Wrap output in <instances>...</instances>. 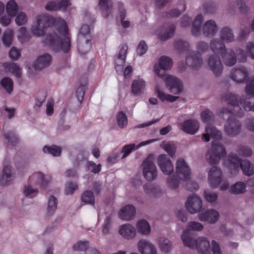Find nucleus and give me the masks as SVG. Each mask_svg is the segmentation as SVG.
Masks as SVG:
<instances>
[{
  "label": "nucleus",
  "mask_w": 254,
  "mask_h": 254,
  "mask_svg": "<svg viewBox=\"0 0 254 254\" xmlns=\"http://www.w3.org/2000/svg\"><path fill=\"white\" fill-rule=\"evenodd\" d=\"M52 25L56 27L57 31L49 33L44 41V43L56 52H68L71 47L70 34L64 19L44 14L38 15L31 27V33L36 37L43 36L45 29Z\"/></svg>",
  "instance_id": "nucleus-1"
},
{
  "label": "nucleus",
  "mask_w": 254,
  "mask_h": 254,
  "mask_svg": "<svg viewBox=\"0 0 254 254\" xmlns=\"http://www.w3.org/2000/svg\"><path fill=\"white\" fill-rule=\"evenodd\" d=\"M224 165L228 169L230 177H235L239 173L240 167L244 174L252 176L254 173V166L247 160H242L237 154L231 152L227 156Z\"/></svg>",
  "instance_id": "nucleus-2"
},
{
  "label": "nucleus",
  "mask_w": 254,
  "mask_h": 254,
  "mask_svg": "<svg viewBox=\"0 0 254 254\" xmlns=\"http://www.w3.org/2000/svg\"><path fill=\"white\" fill-rule=\"evenodd\" d=\"M203 16L201 14H197L192 23L191 34L194 36H199L201 33L206 37H213L218 31V27L213 20H208L202 25Z\"/></svg>",
  "instance_id": "nucleus-3"
},
{
  "label": "nucleus",
  "mask_w": 254,
  "mask_h": 254,
  "mask_svg": "<svg viewBox=\"0 0 254 254\" xmlns=\"http://www.w3.org/2000/svg\"><path fill=\"white\" fill-rule=\"evenodd\" d=\"M187 231L181 235V239L184 245L192 249H196L198 254H211L210 242L204 237L194 239L188 236Z\"/></svg>",
  "instance_id": "nucleus-4"
},
{
  "label": "nucleus",
  "mask_w": 254,
  "mask_h": 254,
  "mask_svg": "<svg viewBox=\"0 0 254 254\" xmlns=\"http://www.w3.org/2000/svg\"><path fill=\"white\" fill-rule=\"evenodd\" d=\"M221 57L224 64L227 66H232L236 64L237 61L239 63H245L247 60V55L245 50L238 47L234 50L231 48H227L222 53Z\"/></svg>",
  "instance_id": "nucleus-5"
},
{
  "label": "nucleus",
  "mask_w": 254,
  "mask_h": 254,
  "mask_svg": "<svg viewBox=\"0 0 254 254\" xmlns=\"http://www.w3.org/2000/svg\"><path fill=\"white\" fill-rule=\"evenodd\" d=\"M227 152L225 146L217 142L213 141L211 148L206 154V159L211 165L219 163L221 158L226 156Z\"/></svg>",
  "instance_id": "nucleus-6"
},
{
  "label": "nucleus",
  "mask_w": 254,
  "mask_h": 254,
  "mask_svg": "<svg viewBox=\"0 0 254 254\" xmlns=\"http://www.w3.org/2000/svg\"><path fill=\"white\" fill-rule=\"evenodd\" d=\"M144 178L148 181L155 180L158 176V171L153 161V156L149 155L141 164Z\"/></svg>",
  "instance_id": "nucleus-7"
},
{
  "label": "nucleus",
  "mask_w": 254,
  "mask_h": 254,
  "mask_svg": "<svg viewBox=\"0 0 254 254\" xmlns=\"http://www.w3.org/2000/svg\"><path fill=\"white\" fill-rule=\"evenodd\" d=\"M176 174L181 180L186 181L191 176V171L188 163L183 158H179L176 163Z\"/></svg>",
  "instance_id": "nucleus-8"
},
{
  "label": "nucleus",
  "mask_w": 254,
  "mask_h": 254,
  "mask_svg": "<svg viewBox=\"0 0 254 254\" xmlns=\"http://www.w3.org/2000/svg\"><path fill=\"white\" fill-rule=\"evenodd\" d=\"M173 65L172 60L166 56H162L154 65L155 74L161 78H164L168 74L166 71L170 69Z\"/></svg>",
  "instance_id": "nucleus-9"
},
{
  "label": "nucleus",
  "mask_w": 254,
  "mask_h": 254,
  "mask_svg": "<svg viewBox=\"0 0 254 254\" xmlns=\"http://www.w3.org/2000/svg\"><path fill=\"white\" fill-rule=\"evenodd\" d=\"M187 65L193 70H198L203 64L204 61L201 53L195 51L187 53L186 58Z\"/></svg>",
  "instance_id": "nucleus-10"
},
{
  "label": "nucleus",
  "mask_w": 254,
  "mask_h": 254,
  "mask_svg": "<svg viewBox=\"0 0 254 254\" xmlns=\"http://www.w3.org/2000/svg\"><path fill=\"white\" fill-rule=\"evenodd\" d=\"M206 63L208 69L215 76L220 75L223 70V65L219 55L215 54L209 55L206 60Z\"/></svg>",
  "instance_id": "nucleus-11"
},
{
  "label": "nucleus",
  "mask_w": 254,
  "mask_h": 254,
  "mask_svg": "<svg viewBox=\"0 0 254 254\" xmlns=\"http://www.w3.org/2000/svg\"><path fill=\"white\" fill-rule=\"evenodd\" d=\"M185 206L190 213L195 214L199 212L202 207V200L198 195L193 194L188 197Z\"/></svg>",
  "instance_id": "nucleus-12"
},
{
  "label": "nucleus",
  "mask_w": 254,
  "mask_h": 254,
  "mask_svg": "<svg viewBox=\"0 0 254 254\" xmlns=\"http://www.w3.org/2000/svg\"><path fill=\"white\" fill-rule=\"evenodd\" d=\"M249 75L247 68L243 65L233 68L230 73V78L237 83H244L249 78Z\"/></svg>",
  "instance_id": "nucleus-13"
},
{
  "label": "nucleus",
  "mask_w": 254,
  "mask_h": 254,
  "mask_svg": "<svg viewBox=\"0 0 254 254\" xmlns=\"http://www.w3.org/2000/svg\"><path fill=\"white\" fill-rule=\"evenodd\" d=\"M157 163L161 172L165 175H170L174 171V165L165 154H160L157 158Z\"/></svg>",
  "instance_id": "nucleus-14"
},
{
  "label": "nucleus",
  "mask_w": 254,
  "mask_h": 254,
  "mask_svg": "<svg viewBox=\"0 0 254 254\" xmlns=\"http://www.w3.org/2000/svg\"><path fill=\"white\" fill-rule=\"evenodd\" d=\"M162 79L164 80L166 87L171 93L178 94L182 92L183 84L178 78L173 75H167Z\"/></svg>",
  "instance_id": "nucleus-15"
},
{
  "label": "nucleus",
  "mask_w": 254,
  "mask_h": 254,
  "mask_svg": "<svg viewBox=\"0 0 254 254\" xmlns=\"http://www.w3.org/2000/svg\"><path fill=\"white\" fill-rule=\"evenodd\" d=\"M241 124L234 117L229 118L224 126L225 133L230 137L238 135L241 131Z\"/></svg>",
  "instance_id": "nucleus-16"
},
{
  "label": "nucleus",
  "mask_w": 254,
  "mask_h": 254,
  "mask_svg": "<svg viewBox=\"0 0 254 254\" xmlns=\"http://www.w3.org/2000/svg\"><path fill=\"white\" fill-rule=\"evenodd\" d=\"M198 217L201 221L207 222L209 224H214L219 220L220 214L218 211L211 208L199 213Z\"/></svg>",
  "instance_id": "nucleus-17"
},
{
  "label": "nucleus",
  "mask_w": 254,
  "mask_h": 254,
  "mask_svg": "<svg viewBox=\"0 0 254 254\" xmlns=\"http://www.w3.org/2000/svg\"><path fill=\"white\" fill-rule=\"evenodd\" d=\"M143 190L146 195L151 198H158L163 195L161 187L155 184L146 183L143 185Z\"/></svg>",
  "instance_id": "nucleus-18"
},
{
  "label": "nucleus",
  "mask_w": 254,
  "mask_h": 254,
  "mask_svg": "<svg viewBox=\"0 0 254 254\" xmlns=\"http://www.w3.org/2000/svg\"><path fill=\"white\" fill-rule=\"evenodd\" d=\"M138 252L141 254H157V249L155 245L146 239L140 240L137 244Z\"/></svg>",
  "instance_id": "nucleus-19"
},
{
  "label": "nucleus",
  "mask_w": 254,
  "mask_h": 254,
  "mask_svg": "<svg viewBox=\"0 0 254 254\" xmlns=\"http://www.w3.org/2000/svg\"><path fill=\"white\" fill-rule=\"evenodd\" d=\"M118 233L123 238L129 240L135 237L136 230L132 225L126 223L119 226Z\"/></svg>",
  "instance_id": "nucleus-20"
},
{
  "label": "nucleus",
  "mask_w": 254,
  "mask_h": 254,
  "mask_svg": "<svg viewBox=\"0 0 254 254\" xmlns=\"http://www.w3.org/2000/svg\"><path fill=\"white\" fill-rule=\"evenodd\" d=\"M222 172L216 166L212 167L208 174V181L212 187L216 188L222 181Z\"/></svg>",
  "instance_id": "nucleus-21"
},
{
  "label": "nucleus",
  "mask_w": 254,
  "mask_h": 254,
  "mask_svg": "<svg viewBox=\"0 0 254 254\" xmlns=\"http://www.w3.org/2000/svg\"><path fill=\"white\" fill-rule=\"evenodd\" d=\"M51 178L49 175H44L41 172H38L33 174L29 178L31 183L35 184L45 187L50 183Z\"/></svg>",
  "instance_id": "nucleus-22"
},
{
  "label": "nucleus",
  "mask_w": 254,
  "mask_h": 254,
  "mask_svg": "<svg viewBox=\"0 0 254 254\" xmlns=\"http://www.w3.org/2000/svg\"><path fill=\"white\" fill-rule=\"evenodd\" d=\"M180 127L181 129L184 132L190 134H194L198 131L199 125L196 120L191 119L181 123Z\"/></svg>",
  "instance_id": "nucleus-23"
},
{
  "label": "nucleus",
  "mask_w": 254,
  "mask_h": 254,
  "mask_svg": "<svg viewBox=\"0 0 254 254\" xmlns=\"http://www.w3.org/2000/svg\"><path fill=\"white\" fill-rule=\"evenodd\" d=\"M156 141V139H150L148 140L143 141L138 143L137 145L135 144H129L125 145L122 149V153H123L121 157L123 159L127 157L133 150L138 149L142 146H144L152 143Z\"/></svg>",
  "instance_id": "nucleus-24"
},
{
  "label": "nucleus",
  "mask_w": 254,
  "mask_h": 254,
  "mask_svg": "<svg viewBox=\"0 0 254 254\" xmlns=\"http://www.w3.org/2000/svg\"><path fill=\"white\" fill-rule=\"evenodd\" d=\"M210 138L216 141L222 138V134L215 127L208 126L205 128V133L203 134L202 139L205 142H208Z\"/></svg>",
  "instance_id": "nucleus-25"
},
{
  "label": "nucleus",
  "mask_w": 254,
  "mask_h": 254,
  "mask_svg": "<svg viewBox=\"0 0 254 254\" xmlns=\"http://www.w3.org/2000/svg\"><path fill=\"white\" fill-rule=\"evenodd\" d=\"M219 39L224 43H231L235 41V36L233 30L229 26H224L221 28Z\"/></svg>",
  "instance_id": "nucleus-26"
},
{
  "label": "nucleus",
  "mask_w": 254,
  "mask_h": 254,
  "mask_svg": "<svg viewBox=\"0 0 254 254\" xmlns=\"http://www.w3.org/2000/svg\"><path fill=\"white\" fill-rule=\"evenodd\" d=\"M135 209L131 205H127L122 207L118 213L119 217L124 221H129L135 216Z\"/></svg>",
  "instance_id": "nucleus-27"
},
{
  "label": "nucleus",
  "mask_w": 254,
  "mask_h": 254,
  "mask_svg": "<svg viewBox=\"0 0 254 254\" xmlns=\"http://www.w3.org/2000/svg\"><path fill=\"white\" fill-rule=\"evenodd\" d=\"M97 8L105 18L111 14L113 11V3L111 0H98Z\"/></svg>",
  "instance_id": "nucleus-28"
},
{
  "label": "nucleus",
  "mask_w": 254,
  "mask_h": 254,
  "mask_svg": "<svg viewBox=\"0 0 254 254\" xmlns=\"http://www.w3.org/2000/svg\"><path fill=\"white\" fill-rule=\"evenodd\" d=\"M209 47L213 54L220 55L227 49L225 43L217 38H213L210 41Z\"/></svg>",
  "instance_id": "nucleus-29"
},
{
  "label": "nucleus",
  "mask_w": 254,
  "mask_h": 254,
  "mask_svg": "<svg viewBox=\"0 0 254 254\" xmlns=\"http://www.w3.org/2000/svg\"><path fill=\"white\" fill-rule=\"evenodd\" d=\"M175 30V27L173 24L164 25L161 29L160 31L155 33L158 38L161 41H165L171 38Z\"/></svg>",
  "instance_id": "nucleus-30"
},
{
  "label": "nucleus",
  "mask_w": 254,
  "mask_h": 254,
  "mask_svg": "<svg viewBox=\"0 0 254 254\" xmlns=\"http://www.w3.org/2000/svg\"><path fill=\"white\" fill-rule=\"evenodd\" d=\"M222 100L229 106L233 107L234 113L237 114V110L236 109H239L240 99L238 100L236 95L230 92L227 93L223 96Z\"/></svg>",
  "instance_id": "nucleus-31"
},
{
  "label": "nucleus",
  "mask_w": 254,
  "mask_h": 254,
  "mask_svg": "<svg viewBox=\"0 0 254 254\" xmlns=\"http://www.w3.org/2000/svg\"><path fill=\"white\" fill-rule=\"evenodd\" d=\"M52 58L48 54L40 56L35 61L34 66L36 69H42L49 66L52 63Z\"/></svg>",
  "instance_id": "nucleus-32"
},
{
  "label": "nucleus",
  "mask_w": 254,
  "mask_h": 254,
  "mask_svg": "<svg viewBox=\"0 0 254 254\" xmlns=\"http://www.w3.org/2000/svg\"><path fill=\"white\" fill-rule=\"evenodd\" d=\"M145 81L141 78L134 79L131 83V89L132 93L134 95H140L145 88Z\"/></svg>",
  "instance_id": "nucleus-33"
},
{
  "label": "nucleus",
  "mask_w": 254,
  "mask_h": 254,
  "mask_svg": "<svg viewBox=\"0 0 254 254\" xmlns=\"http://www.w3.org/2000/svg\"><path fill=\"white\" fill-rule=\"evenodd\" d=\"M157 243L160 250L163 253L168 254L172 249V242L167 238L159 237L157 240Z\"/></svg>",
  "instance_id": "nucleus-34"
},
{
  "label": "nucleus",
  "mask_w": 254,
  "mask_h": 254,
  "mask_svg": "<svg viewBox=\"0 0 254 254\" xmlns=\"http://www.w3.org/2000/svg\"><path fill=\"white\" fill-rule=\"evenodd\" d=\"M247 191V184L244 182L238 181L231 185L229 192L233 194L239 195L245 193Z\"/></svg>",
  "instance_id": "nucleus-35"
},
{
  "label": "nucleus",
  "mask_w": 254,
  "mask_h": 254,
  "mask_svg": "<svg viewBox=\"0 0 254 254\" xmlns=\"http://www.w3.org/2000/svg\"><path fill=\"white\" fill-rule=\"evenodd\" d=\"M7 15L15 17L19 10V6L16 0H8L5 5Z\"/></svg>",
  "instance_id": "nucleus-36"
},
{
  "label": "nucleus",
  "mask_w": 254,
  "mask_h": 254,
  "mask_svg": "<svg viewBox=\"0 0 254 254\" xmlns=\"http://www.w3.org/2000/svg\"><path fill=\"white\" fill-rule=\"evenodd\" d=\"M2 66L6 71L11 72L16 77L19 78L21 76V69L16 63L6 62Z\"/></svg>",
  "instance_id": "nucleus-37"
},
{
  "label": "nucleus",
  "mask_w": 254,
  "mask_h": 254,
  "mask_svg": "<svg viewBox=\"0 0 254 254\" xmlns=\"http://www.w3.org/2000/svg\"><path fill=\"white\" fill-rule=\"evenodd\" d=\"M240 104L243 106L245 110L254 112V96H250L246 98L244 96L241 97Z\"/></svg>",
  "instance_id": "nucleus-38"
},
{
  "label": "nucleus",
  "mask_w": 254,
  "mask_h": 254,
  "mask_svg": "<svg viewBox=\"0 0 254 254\" xmlns=\"http://www.w3.org/2000/svg\"><path fill=\"white\" fill-rule=\"evenodd\" d=\"M155 92L157 94V97L163 102H173L177 100L178 97L171 95L165 93L161 90L158 85L155 87Z\"/></svg>",
  "instance_id": "nucleus-39"
},
{
  "label": "nucleus",
  "mask_w": 254,
  "mask_h": 254,
  "mask_svg": "<svg viewBox=\"0 0 254 254\" xmlns=\"http://www.w3.org/2000/svg\"><path fill=\"white\" fill-rule=\"evenodd\" d=\"M136 228L138 233L142 235L148 236L151 232V227L148 222L144 220H139L136 224Z\"/></svg>",
  "instance_id": "nucleus-40"
},
{
  "label": "nucleus",
  "mask_w": 254,
  "mask_h": 254,
  "mask_svg": "<svg viewBox=\"0 0 254 254\" xmlns=\"http://www.w3.org/2000/svg\"><path fill=\"white\" fill-rule=\"evenodd\" d=\"M14 38V31L13 29L7 28L3 32L2 36L3 44L6 47H10L13 42Z\"/></svg>",
  "instance_id": "nucleus-41"
},
{
  "label": "nucleus",
  "mask_w": 254,
  "mask_h": 254,
  "mask_svg": "<svg viewBox=\"0 0 254 254\" xmlns=\"http://www.w3.org/2000/svg\"><path fill=\"white\" fill-rule=\"evenodd\" d=\"M91 39H84L82 41L77 39V50L82 55H84L90 50L91 48Z\"/></svg>",
  "instance_id": "nucleus-42"
},
{
  "label": "nucleus",
  "mask_w": 254,
  "mask_h": 254,
  "mask_svg": "<svg viewBox=\"0 0 254 254\" xmlns=\"http://www.w3.org/2000/svg\"><path fill=\"white\" fill-rule=\"evenodd\" d=\"M80 199L84 204L94 205L95 204V197L93 193L90 190H85L81 195Z\"/></svg>",
  "instance_id": "nucleus-43"
},
{
  "label": "nucleus",
  "mask_w": 254,
  "mask_h": 254,
  "mask_svg": "<svg viewBox=\"0 0 254 254\" xmlns=\"http://www.w3.org/2000/svg\"><path fill=\"white\" fill-rule=\"evenodd\" d=\"M57 209V198L51 195L49 197L47 207L46 214L48 216H52L54 215Z\"/></svg>",
  "instance_id": "nucleus-44"
},
{
  "label": "nucleus",
  "mask_w": 254,
  "mask_h": 254,
  "mask_svg": "<svg viewBox=\"0 0 254 254\" xmlns=\"http://www.w3.org/2000/svg\"><path fill=\"white\" fill-rule=\"evenodd\" d=\"M11 167L6 165L3 167L2 176L0 178V184L2 185H6L11 180Z\"/></svg>",
  "instance_id": "nucleus-45"
},
{
  "label": "nucleus",
  "mask_w": 254,
  "mask_h": 254,
  "mask_svg": "<svg viewBox=\"0 0 254 254\" xmlns=\"http://www.w3.org/2000/svg\"><path fill=\"white\" fill-rule=\"evenodd\" d=\"M113 223V218L111 215L107 216L102 226V232L104 235L110 234Z\"/></svg>",
  "instance_id": "nucleus-46"
},
{
  "label": "nucleus",
  "mask_w": 254,
  "mask_h": 254,
  "mask_svg": "<svg viewBox=\"0 0 254 254\" xmlns=\"http://www.w3.org/2000/svg\"><path fill=\"white\" fill-rule=\"evenodd\" d=\"M160 146L171 157L175 156L176 147L174 143L172 142L163 141Z\"/></svg>",
  "instance_id": "nucleus-47"
},
{
  "label": "nucleus",
  "mask_w": 254,
  "mask_h": 254,
  "mask_svg": "<svg viewBox=\"0 0 254 254\" xmlns=\"http://www.w3.org/2000/svg\"><path fill=\"white\" fill-rule=\"evenodd\" d=\"M203 228V225L201 223L196 221H191L188 223L187 229L184 230L183 234L187 231L188 235L190 236V231H201Z\"/></svg>",
  "instance_id": "nucleus-48"
},
{
  "label": "nucleus",
  "mask_w": 254,
  "mask_h": 254,
  "mask_svg": "<svg viewBox=\"0 0 254 254\" xmlns=\"http://www.w3.org/2000/svg\"><path fill=\"white\" fill-rule=\"evenodd\" d=\"M77 39L82 41L84 39H91L90 35V29L88 25H82L78 31Z\"/></svg>",
  "instance_id": "nucleus-49"
},
{
  "label": "nucleus",
  "mask_w": 254,
  "mask_h": 254,
  "mask_svg": "<svg viewBox=\"0 0 254 254\" xmlns=\"http://www.w3.org/2000/svg\"><path fill=\"white\" fill-rule=\"evenodd\" d=\"M43 151L45 153H49L54 156H60L62 152V149L60 147L53 145L52 146H45L43 148Z\"/></svg>",
  "instance_id": "nucleus-50"
},
{
  "label": "nucleus",
  "mask_w": 254,
  "mask_h": 254,
  "mask_svg": "<svg viewBox=\"0 0 254 254\" xmlns=\"http://www.w3.org/2000/svg\"><path fill=\"white\" fill-rule=\"evenodd\" d=\"M245 92L248 95L254 96V75L251 76L247 79Z\"/></svg>",
  "instance_id": "nucleus-51"
},
{
  "label": "nucleus",
  "mask_w": 254,
  "mask_h": 254,
  "mask_svg": "<svg viewBox=\"0 0 254 254\" xmlns=\"http://www.w3.org/2000/svg\"><path fill=\"white\" fill-rule=\"evenodd\" d=\"M117 122L118 126L123 128L127 125V115L123 112H119L116 116Z\"/></svg>",
  "instance_id": "nucleus-52"
},
{
  "label": "nucleus",
  "mask_w": 254,
  "mask_h": 254,
  "mask_svg": "<svg viewBox=\"0 0 254 254\" xmlns=\"http://www.w3.org/2000/svg\"><path fill=\"white\" fill-rule=\"evenodd\" d=\"M15 22L16 25L21 26L26 24L28 20V17L25 12L23 11L18 12L16 15Z\"/></svg>",
  "instance_id": "nucleus-53"
},
{
  "label": "nucleus",
  "mask_w": 254,
  "mask_h": 254,
  "mask_svg": "<svg viewBox=\"0 0 254 254\" xmlns=\"http://www.w3.org/2000/svg\"><path fill=\"white\" fill-rule=\"evenodd\" d=\"M190 44L185 41L178 39L175 41L174 47L180 52L188 50L190 48Z\"/></svg>",
  "instance_id": "nucleus-54"
},
{
  "label": "nucleus",
  "mask_w": 254,
  "mask_h": 254,
  "mask_svg": "<svg viewBox=\"0 0 254 254\" xmlns=\"http://www.w3.org/2000/svg\"><path fill=\"white\" fill-rule=\"evenodd\" d=\"M17 38L20 42L22 44L26 43L29 41L30 36L28 34L27 30L25 27H21L19 28Z\"/></svg>",
  "instance_id": "nucleus-55"
},
{
  "label": "nucleus",
  "mask_w": 254,
  "mask_h": 254,
  "mask_svg": "<svg viewBox=\"0 0 254 254\" xmlns=\"http://www.w3.org/2000/svg\"><path fill=\"white\" fill-rule=\"evenodd\" d=\"M180 179L176 177L173 176L169 177L166 182L167 187L171 190H176L180 185Z\"/></svg>",
  "instance_id": "nucleus-56"
},
{
  "label": "nucleus",
  "mask_w": 254,
  "mask_h": 254,
  "mask_svg": "<svg viewBox=\"0 0 254 254\" xmlns=\"http://www.w3.org/2000/svg\"><path fill=\"white\" fill-rule=\"evenodd\" d=\"M1 86L8 93H11L13 90V83L12 79L9 77H4L1 80Z\"/></svg>",
  "instance_id": "nucleus-57"
},
{
  "label": "nucleus",
  "mask_w": 254,
  "mask_h": 254,
  "mask_svg": "<svg viewBox=\"0 0 254 254\" xmlns=\"http://www.w3.org/2000/svg\"><path fill=\"white\" fill-rule=\"evenodd\" d=\"M218 193L209 190L204 191V197L206 201L209 203L215 202L218 198Z\"/></svg>",
  "instance_id": "nucleus-58"
},
{
  "label": "nucleus",
  "mask_w": 254,
  "mask_h": 254,
  "mask_svg": "<svg viewBox=\"0 0 254 254\" xmlns=\"http://www.w3.org/2000/svg\"><path fill=\"white\" fill-rule=\"evenodd\" d=\"M236 151L240 155L244 157H250L253 154L252 149L250 147L244 145L238 146Z\"/></svg>",
  "instance_id": "nucleus-59"
},
{
  "label": "nucleus",
  "mask_w": 254,
  "mask_h": 254,
  "mask_svg": "<svg viewBox=\"0 0 254 254\" xmlns=\"http://www.w3.org/2000/svg\"><path fill=\"white\" fill-rule=\"evenodd\" d=\"M78 185L76 183L68 182L65 184L64 192L66 195H72L77 189Z\"/></svg>",
  "instance_id": "nucleus-60"
},
{
  "label": "nucleus",
  "mask_w": 254,
  "mask_h": 254,
  "mask_svg": "<svg viewBox=\"0 0 254 254\" xmlns=\"http://www.w3.org/2000/svg\"><path fill=\"white\" fill-rule=\"evenodd\" d=\"M201 119L203 122L209 123L213 121L214 116L210 110L206 109L201 113Z\"/></svg>",
  "instance_id": "nucleus-61"
},
{
  "label": "nucleus",
  "mask_w": 254,
  "mask_h": 254,
  "mask_svg": "<svg viewBox=\"0 0 254 254\" xmlns=\"http://www.w3.org/2000/svg\"><path fill=\"white\" fill-rule=\"evenodd\" d=\"M126 59L117 56L115 61V67L118 73H121L125 64Z\"/></svg>",
  "instance_id": "nucleus-62"
},
{
  "label": "nucleus",
  "mask_w": 254,
  "mask_h": 254,
  "mask_svg": "<svg viewBox=\"0 0 254 254\" xmlns=\"http://www.w3.org/2000/svg\"><path fill=\"white\" fill-rule=\"evenodd\" d=\"M38 192L37 189L33 188L31 185H26L23 189V193L25 195L30 197H34Z\"/></svg>",
  "instance_id": "nucleus-63"
},
{
  "label": "nucleus",
  "mask_w": 254,
  "mask_h": 254,
  "mask_svg": "<svg viewBox=\"0 0 254 254\" xmlns=\"http://www.w3.org/2000/svg\"><path fill=\"white\" fill-rule=\"evenodd\" d=\"M245 53L251 59L254 60V42L249 41L245 46Z\"/></svg>",
  "instance_id": "nucleus-64"
}]
</instances>
